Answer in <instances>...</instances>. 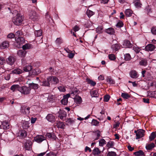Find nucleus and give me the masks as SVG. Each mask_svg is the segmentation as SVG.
<instances>
[{"label":"nucleus","instance_id":"a18cd8bd","mask_svg":"<svg viewBox=\"0 0 156 156\" xmlns=\"http://www.w3.org/2000/svg\"><path fill=\"white\" fill-rule=\"evenodd\" d=\"M124 25L123 23L121 21H119L115 25V26L118 28H120L122 27Z\"/></svg>","mask_w":156,"mask_h":156},{"label":"nucleus","instance_id":"6e6552de","mask_svg":"<svg viewBox=\"0 0 156 156\" xmlns=\"http://www.w3.org/2000/svg\"><path fill=\"white\" fill-rule=\"evenodd\" d=\"M45 140V137L41 135H37L34 138V140L39 143H41Z\"/></svg>","mask_w":156,"mask_h":156},{"label":"nucleus","instance_id":"9b49d317","mask_svg":"<svg viewBox=\"0 0 156 156\" xmlns=\"http://www.w3.org/2000/svg\"><path fill=\"white\" fill-rule=\"evenodd\" d=\"M48 79L49 77H48L46 79L43 80L41 82L40 84L41 85L43 86L50 87V82Z\"/></svg>","mask_w":156,"mask_h":156},{"label":"nucleus","instance_id":"774afa93","mask_svg":"<svg viewBox=\"0 0 156 156\" xmlns=\"http://www.w3.org/2000/svg\"><path fill=\"white\" fill-rule=\"evenodd\" d=\"M143 101L144 102L147 103H149V100L148 98H143Z\"/></svg>","mask_w":156,"mask_h":156},{"label":"nucleus","instance_id":"a19ab883","mask_svg":"<svg viewBox=\"0 0 156 156\" xmlns=\"http://www.w3.org/2000/svg\"><path fill=\"white\" fill-rule=\"evenodd\" d=\"M94 14V13L92 11L88 9L86 12V14L89 17H90L93 16Z\"/></svg>","mask_w":156,"mask_h":156},{"label":"nucleus","instance_id":"9d476101","mask_svg":"<svg viewBox=\"0 0 156 156\" xmlns=\"http://www.w3.org/2000/svg\"><path fill=\"white\" fill-rule=\"evenodd\" d=\"M122 45L123 47L130 48L132 47L133 44L129 40H126L123 41Z\"/></svg>","mask_w":156,"mask_h":156},{"label":"nucleus","instance_id":"bb28decb","mask_svg":"<svg viewBox=\"0 0 156 156\" xmlns=\"http://www.w3.org/2000/svg\"><path fill=\"white\" fill-rule=\"evenodd\" d=\"M139 64L144 66H146L147 64V60L144 58L142 59L139 62Z\"/></svg>","mask_w":156,"mask_h":156},{"label":"nucleus","instance_id":"7ed1b4c3","mask_svg":"<svg viewBox=\"0 0 156 156\" xmlns=\"http://www.w3.org/2000/svg\"><path fill=\"white\" fill-rule=\"evenodd\" d=\"M78 91L79 90L77 88H75L72 90L70 93L64 95L63 96V98H70L71 95L72 96L75 95L74 98H81V97L79 96H77V95Z\"/></svg>","mask_w":156,"mask_h":156},{"label":"nucleus","instance_id":"4468645a","mask_svg":"<svg viewBox=\"0 0 156 156\" xmlns=\"http://www.w3.org/2000/svg\"><path fill=\"white\" fill-rule=\"evenodd\" d=\"M15 39L17 43L20 44L24 43L25 41L24 38L22 37H15Z\"/></svg>","mask_w":156,"mask_h":156},{"label":"nucleus","instance_id":"c9c22d12","mask_svg":"<svg viewBox=\"0 0 156 156\" xmlns=\"http://www.w3.org/2000/svg\"><path fill=\"white\" fill-rule=\"evenodd\" d=\"M31 142L28 141V142H27V143L25 144L24 145V147L26 150H29L30 148L31 147Z\"/></svg>","mask_w":156,"mask_h":156},{"label":"nucleus","instance_id":"f8f14e48","mask_svg":"<svg viewBox=\"0 0 156 156\" xmlns=\"http://www.w3.org/2000/svg\"><path fill=\"white\" fill-rule=\"evenodd\" d=\"M155 48L154 45L151 44H150L146 46L145 47V50L147 51H153Z\"/></svg>","mask_w":156,"mask_h":156},{"label":"nucleus","instance_id":"4c0bfd02","mask_svg":"<svg viewBox=\"0 0 156 156\" xmlns=\"http://www.w3.org/2000/svg\"><path fill=\"white\" fill-rule=\"evenodd\" d=\"M124 59L126 61H129L131 58L130 55L129 53L126 54L124 55Z\"/></svg>","mask_w":156,"mask_h":156},{"label":"nucleus","instance_id":"6e6d98bb","mask_svg":"<svg viewBox=\"0 0 156 156\" xmlns=\"http://www.w3.org/2000/svg\"><path fill=\"white\" fill-rule=\"evenodd\" d=\"M23 35V32L20 30H18L16 32L15 34V36L16 35L18 36V37H21Z\"/></svg>","mask_w":156,"mask_h":156},{"label":"nucleus","instance_id":"e2e57ef3","mask_svg":"<svg viewBox=\"0 0 156 156\" xmlns=\"http://www.w3.org/2000/svg\"><path fill=\"white\" fill-rule=\"evenodd\" d=\"M27 133L25 131H23L21 132L20 135L23 137L24 138L26 136Z\"/></svg>","mask_w":156,"mask_h":156},{"label":"nucleus","instance_id":"de8ad7c7","mask_svg":"<svg viewBox=\"0 0 156 156\" xmlns=\"http://www.w3.org/2000/svg\"><path fill=\"white\" fill-rule=\"evenodd\" d=\"M74 101L77 104H80L82 101V98H73Z\"/></svg>","mask_w":156,"mask_h":156},{"label":"nucleus","instance_id":"5701e85b","mask_svg":"<svg viewBox=\"0 0 156 156\" xmlns=\"http://www.w3.org/2000/svg\"><path fill=\"white\" fill-rule=\"evenodd\" d=\"M38 85L37 84L34 83H29V87L30 88H32L34 90L37 89L38 87Z\"/></svg>","mask_w":156,"mask_h":156},{"label":"nucleus","instance_id":"412c9836","mask_svg":"<svg viewBox=\"0 0 156 156\" xmlns=\"http://www.w3.org/2000/svg\"><path fill=\"white\" fill-rule=\"evenodd\" d=\"M27 52L23 49L19 50L17 52L18 55L21 57H24L25 56Z\"/></svg>","mask_w":156,"mask_h":156},{"label":"nucleus","instance_id":"c756f323","mask_svg":"<svg viewBox=\"0 0 156 156\" xmlns=\"http://www.w3.org/2000/svg\"><path fill=\"white\" fill-rule=\"evenodd\" d=\"M2 126L4 129H7L9 128V125L7 122H3L2 123Z\"/></svg>","mask_w":156,"mask_h":156},{"label":"nucleus","instance_id":"0e129e2a","mask_svg":"<svg viewBox=\"0 0 156 156\" xmlns=\"http://www.w3.org/2000/svg\"><path fill=\"white\" fill-rule=\"evenodd\" d=\"M56 154L54 152H50L49 153L47 154L46 156H56Z\"/></svg>","mask_w":156,"mask_h":156},{"label":"nucleus","instance_id":"aec40b11","mask_svg":"<svg viewBox=\"0 0 156 156\" xmlns=\"http://www.w3.org/2000/svg\"><path fill=\"white\" fill-rule=\"evenodd\" d=\"M90 94L92 98H98L99 94L98 91L96 90H93L90 91Z\"/></svg>","mask_w":156,"mask_h":156},{"label":"nucleus","instance_id":"423d86ee","mask_svg":"<svg viewBox=\"0 0 156 156\" xmlns=\"http://www.w3.org/2000/svg\"><path fill=\"white\" fill-rule=\"evenodd\" d=\"M16 60V58L15 57L10 56L6 59V62L7 64L12 66L15 63Z\"/></svg>","mask_w":156,"mask_h":156},{"label":"nucleus","instance_id":"13d9d810","mask_svg":"<svg viewBox=\"0 0 156 156\" xmlns=\"http://www.w3.org/2000/svg\"><path fill=\"white\" fill-rule=\"evenodd\" d=\"M5 63V60L3 58L0 57V65H2Z\"/></svg>","mask_w":156,"mask_h":156},{"label":"nucleus","instance_id":"7c9ffc66","mask_svg":"<svg viewBox=\"0 0 156 156\" xmlns=\"http://www.w3.org/2000/svg\"><path fill=\"white\" fill-rule=\"evenodd\" d=\"M31 48V45L29 44H26L22 46V48L23 50L25 51L27 49H29Z\"/></svg>","mask_w":156,"mask_h":156},{"label":"nucleus","instance_id":"6ab92c4d","mask_svg":"<svg viewBox=\"0 0 156 156\" xmlns=\"http://www.w3.org/2000/svg\"><path fill=\"white\" fill-rule=\"evenodd\" d=\"M86 81L88 84L93 87L95 86L96 84L95 81L93 80H92L90 79L89 78H87L86 79Z\"/></svg>","mask_w":156,"mask_h":156},{"label":"nucleus","instance_id":"09e8293b","mask_svg":"<svg viewBox=\"0 0 156 156\" xmlns=\"http://www.w3.org/2000/svg\"><path fill=\"white\" fill-rule=\"evenodd\" d=\"M106 144V141L104 139H101L99 141V145L100 146H103Z\"/></svg>","mask_w":156,"mask_h":156},{"label":"nucleus","instance_id":"4be33fe9","mask_svg":"<svg viewBox=\"0 0 156 156\" xmlns=\"http://www.w3.org/2000/svg\"><path fill=\"white\" fill-rule=\"evenodd\" d=\"M9 46V42L7 41H5L3 42L1 45L0 48L2 49H4L7 48Z\"/></svg>","mask_w":156,"mask_h":156},{"label":"nucleus","instance_id":"338daca9","mask_svg":"<svg viewBox=\"0 0 156 156\" xmlns=\"http://www.w3.org/2000/svg\"><path fill=\"white\" fill-rule=\"evenodd\" d=\"M107 146L108 147H111L113 146V143L111 141L108 142Z\"/></svg>","mask_w":156,"mask_h":156},{"label":"nucleus","instance_id":"a211bd4d","mask_svg":"<svg viewBox=\"0 0 156 156\" xmlns=\"http://www.w3.org/2000/svg\"><path fill=\"white\" fill-rule=\"evenodd\" d=\"M20 88V86L19 85L14 84L11 86L10 89L13 92L17 90L19 91Z\"/></svg>","mask_w":156,"mask_h":156},{"label":"nucleus","instance_id":"8fccbe9b","mask_svg":"<svg viewBox=\"0 0 156 156\" xmlns=\"http://www.w3.org/2000/svg\"><path fill=\"white\" fill-rule=\"evenodd\" d=\"M103 27L102 26H99L96 28L97 32L98 33H102L103 32Z\"/></svg>","mask_w":156,"mask_h":156},{"label":"nucleus","instance_id":"49530a36","mask_svg":"<svg viewBox=\"0 0 156 156\" xmlns=\"http://www.w3.org/2000/svg\"><path fill=\"white\" fill-rule=\"evenodd\" d=\"M99 123V122L97 121V120L93 119L92 120L91 124L92 125L97 126H98Z\"/></svg>","mask_w":156,"mask_h":156},{"label":"nucleus","instance_id":"37998d69","mask_svg":"<svg viewBox=\"0 0 156 156\" xmlns=\"http://www.w3.org/2000/svg\"><path fill=\"white\" fill-rule=\"evenodd\" d=\"M121 96L122 98H130L131 97L130 94L125 92L122 93Z\"/></svg>","mask_w":156,"mask_h":156},{"label":"nucleus","instance_id":"680f3d73","mask_svg":"<svg viewBox=\"0 0 156 156\" xmlns=\"http://www.w3.org/2000/svg\"><path fill=\"white\" fill-rule=\"evenodd\" d=\"M74 56V54L71 51L68 54V56L70 58H73Z\"/></svg>","mask_w":156,"mask_h":156},{"label":"nucleus","instance_id":"2f4dec72","mask_svg":"<svg viewBox=\"0 0 156 156\" xmlns=\"http://www.w3.org/2000/svg\"><path fill=\"white\" fill-rule=\"evenodd\" d=\"M22 70L19 69H16L12 71V73L13 74H19L21 73Z\"/></svg>","mask_w":156,"mask_h":156},{"label":"nucleus","instance_id":"72a5a7b5","mask_svg":"<svg viewBox=\"0 0 156 156\" xmlns=\"http://www.w3.org/2000/svg\"><path fill=\"white\" fill-rule=\"evenodd\" d=\"M101 151L98 148H95L93 151V154L94 155H99Z\"/></svg>","mask_w":156,"mask_h":156},{"label":"nucleus","instance_id":"58836bf2","mask_svg":"<svg viewBox=\"0 0 156 156\" xmlns=\"http://www.w3.org/2000/svg\"><path fill=\"white\" fill-rule=\"evenodd\" d=\"M34 33L35 36L38 37L42 35V32L41 30H39L36 31Z\"/></svg>","mask_w":156,"mask_h":156},{"label":"nucleus","instance_id":"603ef678","mask_svg":"<svg viewBox=\"0 0 156 156\" xmlns=\"http://www.w3.org/2000/svg\"><path fill=\"white\" fill-rule=\"evenodd\" d=\"M108 58L111 60H114L116 59L115 55L113 54H109L108 55Z\"/></svg>","mask_w":156,"mask_h":156},{"label":"nucleus","instance_id":"0eeeda50","mask_svg":"<svg viewBox=\"0 0 156 156\" xmlns=\"http://www.w3.org/2000/svg\"><path fill=\"white\" fill-rule=\"evenodd\" d=\"M49 80L50 81V83L53 84H56L59 82V80L58 78L55 76H49Z\"/></svg>","mask_w":156,"mask_h":156},{"label":"nucleus","instance_id":"864d4df0","mask_svg":"<svg viewBox=\"0 0 156 156\" xmlns=\"http://www.w3.org/2000/svg\"><path fill=\"white\" fill-rule=\"evenodd\" d=\"M116 153L114 151L108 152L107 154V156H116Z\"/></svg>","mask_w":156,"mask_h":156},{"label":"nucleus","instance_id":"5fc2aeb1","mask_svg":"<svg viewBox=\"0 0 156 156\" xmlns=\"http://www.w3.org/2000/svg\"><path fill=\"white\" fill-rule=\"evenodd\" d=\"M152 33L154 35H156V26H153L151 30Z\"/></svg>","mask_w":156,"mask_h":156},{"label":"nucleus","instance_id":"f704fd0d","mask_svg":"<svg viewBox=\"0 0 156 156\" xmlns=\"http://www.w3.org/2000/svg\"><path fill=\"white\" fill-rule=\"evenodd\" d=\"M57 126L58 128L63 129L65 125L63 122L59 121L57 123Z\"/></svg>","mask_w":156,"mask_h":156},{"label":"nucleus","instance_id":"1a4fd4ad","mask_svg":"<svg viewBox=\"0 0 156 156\" xmlns=\"http://www.w3.org/2000/svg\"><path fill=\"white\" fill-rule=\"evenodd\" d=\"M30 108L25 105L21 106L20 112L23 114H28L30 113Z\"/></svg>","mask_w":156,"mask_h":156},{"label":"nucleus","instance_id":"c85d7f7f","mask_svg":"<svg viewBox=\"0 0 156 156\" xmlns=\"http://www.w3.org/2000/svg\"><path fill=\"white\" fill-rule=\"evenodd\" d=\"M135 6L138 8H140L141 7L142 4L141 3L140 0H136L134 2Z\"/></svg>","mask_w":156,"mask_h":156},{"label":"nucleus","instance_id":"f3484780","mask_svg":"<svg viewBox=\"0 0 156 156\" xmlns=\"http://www.w3.org/2000/svg\"><path fill=\"white\" fill-rule=\"evenodd\" d=\"M105 32L110 35L114 34L115 32L114 29L112 27H110L105 29Z\"/></svg>","mask_w":156,"mask_h":156},{"label":"nucleus","instance_id":"b1692460","mask_svg":"<svg viewBox=\"0 0 156 156\" xmlns=\"http://www.w3.org/2000/svg\"><path fill=\"white\" fill-rule=\"evenodd\" d=\"M46 136L49 138L52 139L53 140H55L56 138V136L53 133H47Z\"/></svg>","mask_w":156,"mask_h":156},{"label":"nucleus","instance_id":"cd10ccee","mask_svg":"<svg viewBox=\"0 0 156 156\" xmlns=\"http://www.w3.org/2000/svg\"><path fill=\"white\" fill-rule=\"evenodd\" d=\"M133 13V11L130 9H126L125 12L126 15L127 17L131 16Z\"/></svg>","mask_w":156,"mask_h":156},{"label":"nucleus","instance_id":"473e14b6","mask_svg":"<svg viewBox=\"0 0 156 156\" xmlns=\"http://www.w3.org/2000/svg\"><path fill=\"white\" fill-rule=\"evenodd\" d=\"M155 146L154 144L152 143L147 145L146 146V148L147 150H150L154 147Z\"/></svg>","mask_w":156,"mask_h":156},{"label":"nucleus","instance_id":"e433bc0d","mask_svg":"<svg viewBox=\"0 0 156 156\" xmlns=\"http://www.w3.org/2000/svg\"><path fill=\"white\" fill-rule=\"evenodd\" d=\"M134 154L136 156H140L143 155L144 154V152L142 150H139L135 152Z\"/></svg>","mask_w":156,"mask_h":156},{"label":"nucleus","instance_id":"4d7b16f0","mask_svg":"<svg viewBox=\"0 0 156 156\" xmlns=\"http://www.w3.org/2000/svg\"><path fill=\"white\" fill-rule=\"evenodd\" d=\"M7 37L10 39L14 38L15 37V34L12 33H10L8 35Z\"/></svg>","mask_w":156,"mask_h":156},{"label":"nucleus","instance_id":"2eb2a0df","mask_svg":"<svg viewBox=\"0 0 156 156\" xmlns=\"http://www.w3.org/2000/svg\"><path fill=\"white\" fill-rule=\"evenodd\" d=\"M46 119L49 121L53 122L55 120V117L52 114H48L46 117Z\"/></svg>","mask_w":156,"mask_h":156},{"label":"nucleus","instance_id":"3c124183","mask_svg":"<svg viewBox=\"0 0 156 156\" xmlns=\"http://www.w3.org/2000/svg\"><path fill=\"white\" fill-rule=\"evenodd\" d=\"M156 137V134L155 132H152L149 136V139L150 141L153 140Z\"/></svg>","mask_w":156,"mask_h":156},{"label":"nucleus","instance_id":"ddd939ff","mask_svg":"<svg viewBox=\"0 0 156 156\" xmlns=\"http://www.w3.org/2000/svg\"><path fill=\"white\" fill-rule=\"evenodd\" d=\"M40 73V72L38 68H35L33 69V68L32 69L30 72L29 74L31 76H35L38 74Z\"/></svg>","mask_w":156,"mask_h":156},{"label":"nucleus","instance_id":"f257e3e1","mask_svg":"<svg viewBox=\"0 0 156 156\" xmlns=\"http://www.w3.org/2000/svg\"><path fill=\"white\" fill-rule=\"evenodd\" d=\"M23 18L22 15L19 13L17 14L16 16L13 18L12 21L13 23L17 26L21 24L23 21Z\"/></svg>","mask_w":156,"mask_h":156},{"label":"nucleus","instance_id":"dca6fc26","mask_svg":"<svg viewBox=\"0 0 156 156\" xmlns=\"http://www.w3.org/2000/svg\"><path fill=\"white\" fill-rule=\"evenodd\" d=\"M129 74L130 76L133 78H136L138 76L137 72L134 70L131 71L129 73Z\"/></svg>","mask_w":156,"mask_h":156},{"label":"nucleus","instance_id":"393cba45","mask_svg":"<svg viewBox=\"0 0 156 156\" xmlns=\"http://www.w3.org/2000/svg\"><path fill=\"white\" fill-rule=\"evenodd\" d=\"M33 67L30 65H26L23 68V70L25 72L30 71L32 69Z\"/></svg>","mask_w":156,"mask_h":156},{"label":"nucleus","instance_id":"c03bdc74","mask_svg":"<svg viewBox=\"0 0 156 156\" xmlns=\"http://www.w3.org/2000/svg\"><path fill=\"white\" fill-rule=\"evenodd\" d=\"M74 121L70 118L68 119L66 121V124L68 125H71L74 123Z\"/></svg>","mask_w":156,"mask_h":156},{"label":"nucleus","instance_id":"bf43d9fd","mask_svg":"<svg viewBox=\"0 0 156 156\" xmlns=\"http://www.w3.org/2000/svg\"><path fill=\"white\" fill-rule=\"evenodd\" d=\"M58 88L60 91L64 92L66 90L65 87L62 86H59Z\"/></svg>","mask_w":156,"mask_h":156},{"label":"nucleus","instance_id":"39448f33","mask_svg":"<svg viewBox=\"0 0 156 156\" xmlns=\"http://www.w3.org/2000/svg\"><path fill=\"white\" fill-rule=\"evenodd\" d=\"M145 131L143 129H139L137 131L135 130L134 133H136V139H138L143 137L144 135Z\"/></svg>","mask_w":156,"mask_h":156},{"label":"nucleus","instance_id":"ea45409f","mask_svg":"<svg viewBox=\"0 0 156 156\" xmlns=\"http://www.w3.org/2000/svg\"><path fill=\"white\" fill-rule=\"evenodd\" d=\"M107 81L110 84H114L115 83V81L113 80L111 77H108L107 79Z\"/></svg>","mask_w":156,"mask_h":156},{"label":"nucleus","instance_id":"79ce46f5","mask_svg":"<svg viewBox=\"0 0 156 156\" xmlns=\"http://www.w3.org/2000/svg\"><path fill=\"white\" fill-rule=\"evenodd\" d=\"M68 98H63L61 101V102L62 104L64 105H66L68 103Z\"/></svg>","mask_w":156,"mask_h":156},{"label":"nucleus","instance_id":"052dcab7","mask_svg":"<svg viewBox=\"0 0 156 156\" xmlns=\"http://www.w3.org/2000/svg\"><path fill=\"white\" fill-rule=\"evenodd\" d=\"M55 42L57 44H60L62 42V39L60 38H58L56 40Z\"/></svg>","mask_w":156,"mask_h":156},{"label":"nucleus","instance_id":"a878e982","mask_svg":"<svg viewBox=\"0 0 156 156\" xmlns=\"http://www.w3.org/2000/svg\"><path fill=\"white\" fill-rule=\"evenodd\" d=\"M112 48L115 51H117L120 49V46L118 44H114L112 45Z\"/></svg>","mask_w":156,"mask_h":156},{"label":"nucleus","instance_id":"20e7f679","mask_svg":"<svg viewBox=\"0 0 156 156\" xmlns=\"http://www.w3.org/2000/svg\"><path fill=\"white\" fill-rule=\"evenodd\" d=\"M31 88L26 86L20 87L19 91L22 94L27 95L29 94Z\"/></svg>","mask_w":156,"mask_h":156},{"label":"nucleus","instance_id":"69168bd1","mask_svg":"<svg viewBox=\"0 0 156 156\" xmlns=\"http://www.w3.org/2000/svg\"><path fill=\"white\" fill-rule=\"evenodd\" d=\"M79 29L80 28L77 25H76L73 28V30L75 32L78 31Z\"/></svg>","mask_w":156,"mask_h":156},{"label":"nucleus","instance_id":"f03ea898","mask_svg":"<svg viewBox=\"0 0 156 156\" xmlns=\"http://www.w3.org/2000/svg\"><path fill=\"white\" fill-rule=\"evenodd\" d=\"M30 19L34 22L37 21L39 19V16L36 11L31 10L29 12Z\"/></svg>","mask_w":156,"mask_h":156}]
</instances>
